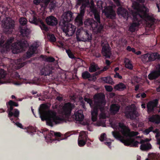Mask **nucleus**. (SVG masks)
Instances as JSON below:
<instances>
[{
	"label": "nucleus",
	"instance_id": "obj_13",
	"mask_svg": "<svg viewBox=\"0 0 160 160\" xmlns=\"http://www.w3.org/2000/svg\"><path fill=\"white\" fill-rule=\"evenodd\" d=\"M117 6L119 7L117 9V13L118 15H120L124 18L128 20L129 17L128 11L126 9L123 8L121 5L120 0H113Z\"/></svg>",
	"mask_w": 160,
	"mask_h": 160
},
{
	"label": "nucleus",
	"instance_id": "obj_62",
	"mask_svg": "<svg viewBox=\"0 0 160 160\" xmlns=\"http://www.w3.org/2000/svg\"><path fill=\"white\" fill-rule=\"evenodd\" d=\"M141 97L142 98H144L146 97V94L144 92H142V93H141Z\"/></svg>",
	"mask_w": 160,
	"mask_h": 160
},
{
	"label": "nucleus",
	"instance_id": "obj_9",
	"mask_svg": "<svg viewBox=\"0 0 160 160\" xmlns=\"http://www.w3.org/2000/svg\"><path fill=\"white\" fill-rule=\"evenodd\" d=\"M77 40L79 41L91 42L92 39V35L87 30H78L76 34Z\"/></svg>",
	"mask_w": 160,
	"mask_h": 160
},
{
	"label": "nucleus",
	"instance_id": "obj_53",
	"mask_svg": "<svg viewBox=\"0 0 160 160\" xmlns=\"http://www.w3.org/2000/svg\"><path fill=\"white\" fill-rule=\"evenodd\" d=\"M156 116H153L149 118V121L153 122H155Z\"/></svg>",
	"mask_w": 160,
	"mask_h": 160
},
{
	"label": "nucleus",
	"instance_id": "obj_45",
	"mask_svg": "<svg viewBox=\"0 0 160 160\" xmlns=\"http://www.w3.org/2000/svg\"><path fill=\"white\" fill-rule=\"evenodd\" d=\"M45 60L49 62H53L55 61V59L54 58L51 57H46Z\"/></svg>",
	"mask_w": 160,
	"mask_h": 160
},
{
	"label": "nucleus",
	"instance_id": "obj_32",
	"mask_svg": "<svg viewBox=\"0 0 160 160\" xmlns=\"http://www.w3.org/2000/svg\"><path fill=\"white\" fill-rule=\"evenodd\" d=\"M68 133H66L64 135L61 136V134L60 132H54V136L55 137L56 140L59 141L61 140L66 139L70 136V135H68Z\"/></svg>",
	"mask_w": 160,
	"mask_h": 160
},
{
	"label": "nucleus",
	"instance_id": "obj_10",
	"mask_svg": "<svg viewBox=\"0 0 160 160\" xmlns=\"http://www.w3.org/2000/svg\"><path fill=\"white\" fill-rule=\"evenodd\" d=\"M141 59L144 63L149 62L156 60L157 61H160V55L157 52L152 53H147L142 55Z\"/></svg>",
	"mask_w": 160,
	"mask_h": 160
},
{
	"label": "nucleus",
	"instance_id": "obj_16",
	"mask_svg": "<svg viewBox=\"0 0 160 160\" xmlns=\"http://www.w3.org/2000/svg\"><path fill=\"white\" fill-rule=\"evenodd\" d=\"M18 44L20 48L19 49L17 46H15L12 50L13 53L14 54L18 53L24 50L25 48L29 46L27 41L23 39L20 40Z\"/></svg>",
	"mask_w": 160,
	"mask_h": 160
},
{
	"label": "nucleus",
	"instance_id": "obj_55",
	"mask_svg": "<svg viewBox=\"0 0 160 160\" xmlns=\"http://www.w3.org/2000/svg\"><path fill=\"white\" fill-rule=\"evenodd\" d=\"M156 71L160 74V64H158L156 67Z\"/></svg>",
	"mask_w": 160,
	"mask_h": 160
},
{
	"label": "nucleus",
	"instance_id": "obj_7",
	"mask_svg": "<svg viewBox=\"0 0 160 160\" xmlns=\"http://www.w3.org/2000/svg\"><path fill=\"white\" fill-rule=\"evenodd\" d=\"M132 7L136 12L132 13L133 17L136 20L137 17H141V18L145 17L147 16V13L148 11V9L143 4L140 7V5L138 2H135L133 3Z\"/></svg>",
	"mask_w": 160,
	"mask_h": 160
},
{
	"label": "nucleus",
	"instance_id": "obj_17",
	"mask_svg": "<svg viewBox=\"0 0 160 160\" xmlns=\"http://www.w3.org/2000/svg\"><path fill=\"white\" fill-rule=\"evenodd\" d=\"M29 22L32 23L36 25L38 24L39 23H40L39 26L42 30L48 32L49 30L47 26L44 24L43 22L39 19H38L35 16H33L32 18H30Z\"/></svg>",
	"mask_w": 160,
	"mask_h": 160
},
{
	"label": "nucleus",
	"instance_id": "obj_50",
	"mask_svg": "<svg viewBox=\"0 0 160 160\" xmlns=\"http://www.w3.org/2000/svg\"><path fill=\"white\" fill-rule=\"evenodd\" d=\"M106 135L105 133H103L101 134L100 140V141L102 142L104 140H105V138H106Z\"/></svg>",
	"mask_w": 160,
	"mask_h": 160
},
{
	"label": "nucleus",
	"instance_id": "obj_1",
	"mask_svg": "<svg viewBox=\"0 0 160 160\" xmlns=\"http://www.w3.org/2000/svg\"><path fill=\"white\" fill-rule=\"evenodd\" d=\"M119 129L122 136L117 131H113L112 134L114 138L124 143L126 146L131 147H138V144H141L140 148L143 151H148L152 148V145L149 142H146L143 140H141L140 143L138 141H135L132 137L136 136L139 134L138 132L131 131L130 129L128 126H126L123 123L119 122L118 123Z\"/></svg>",
	"mask_w": 160,
	"mask_h": 160
},
{
	"label": "nucleus",
	"instance_id": "obj_48",
	"mask_svg": "<svg viewBox=\"0 0 160 160\" xmlns=\"http://www.w3.org/2000/svg\"><path fill=\"white\" fill-rule=\"evenodd\" d=\"M105 88L108 92H111L113 90V88L111 86L106 85L105 86Z\"/></svg>",
	"mask_w": 160,
	"mask_h": 160
},
{
	"label": "nucleus",
	"instance_id": "obj_37",
	"mask_svg": "<svg viewBox=\"0 0 160 160\" xmlns=\"http://www.w3.org/2000/svg\"><path fill=\"white\" fill-rule=\"evenodd\" d=\"M114 89L120 91L124 90L126 88V85L122 83H120L114 86Z\"/></svg>",
	"mask_w": 160,
	"mask_h": 160
},
{
	"label": "nucleus",
	"instance_id": "obj_47",
	"mask_svg": "<svg viewBox=\"0 0 160 160\" xmlns=\"http://www.w3.org/2000/svg\"><path fill=\"white\" fill-rule=\"evenodd\" d=\"M153 129V127H150L144 130V132L146 135L148 134L150 132L152 131Z\"/></svg>",
	"mask_w": 160,
	"mask_h": 160
},
{
	"label": "nucleus",
	"instance_id": "obj_34",
	"mask_svg": "<svg viewBox=\"0 0 160 160\" xmlns=\"http://www.w3.org/2000/svg\"><path fill=\"white\" fill-rule=\"evenodd\" d=\"M101 80L103 83H107L111 85H113L114 83L112 78L110 76L105 77H102L101 78Z\"/></svg>",
	"mask_w": 160,
	"mask_h": 160
},
{
	"label": "nucleus",
	"instance_id": "obj_46",
	"mask_svg": "<svg viewBox=\"0 0 160 160\" xmlns=\"http://www.w3.org/2000/svg\"><path fill=\"white\" fill-rule=\"evenodd\" d=\"M89 9L91 12L94 15L98 13L97 10L95 7H90Z\"/></svg>",
	"mask_w": 160,
	"mask_h": 160
},
{
	"label": "nucleus",
	"instance_id": "obj_24",
	"mask_svg": "<svg viewBox=\"0 0 160 160\" xmlns=\"http://www.w3.org/2000/svg\"><path fill=\"white\" fill-rule=\"evenodd\" d=\"M125 115L128 118H130L131 120H135L138 116L139 114L136 110L133 109L126 112Z\"/></svg>",
	"mask_w": 160,
	"mask_h": 160
},
{
	"label": "nucleus",
	"instance_id": "obj_20",
	"mask_svg": "<svg viewBox=\"0 0 160 160\" xmlns=\"http://www.w3.org/2000/svg\"><path fill=\"white\" fill-rule=\"evenodd\" d=\"M39 45L37 43L33 44L29 48L28 51L27 52L26 56L27 58L32 57L34 54L37 53L38 48Z\"/></svg>",
	"mask_w": 160,
	"mask_h": 160
},
{
	"label": "nucleus",
	"instance_id": "obj_42",
	"mask_svg": "<svg viewBox=\"0 0 160 160\" xmlns=\"http://www.w3.org/2000/svg\"><path fill=\"white\" fill-rule=\"evenodd\" d=\"M66 51L69 58L72 59L75 58V57L71 50L70 49H66Z\"/></svg>",
	"mask_w": 160,
	"mask_h": 160
},
{
	"label": "nucleus",
	"instance_id": "obj_26",
	"mask_svg": "<svg viewBox=\"0 0 160 160\" xmlns=\"http://www.w3.org/2000/svg\"><path fill=\"white\" fill-rule=\"evenodd\" d=\"M82 133H80L78 139V144L79 147H82L85 145L86 142L87 135L85 131L82 132Z\"/></svg>",
	"mask_w": 160,
	"mask_h": 160
},
{
	"label": "nucleus",
	"instance_id": "obj_61",
	"mask_svg": "<svg viewBox=\"0 0 160 160\" xmlns=\"http://www.w3.org/2000/svg\"><path fill=\"white\" fill-rule=\"evenodd\" d=\"M105 63L107 66H109L111 64V62L109 60L106 59L105 60Z\"/></svg>",
	"mask_w": 160,
	"mask_h": 160
},
{
	"label": "nucleus",
	"instance_id": "obj_35",
	"mask_svg": "<svg viewBox=\"0 0 160 160\" xmlns=\"http://www.w3.org/2000/svg\"><path fill=\"white\" fill-rule=\"evenodd\" d=\"M149 158L151 160H160V154L152 153L148 155ZM145 160H149L147 158Z\"/></svg>",
	"mask_w": 160,
	"mask_h": 160
},
{
	"label": "nucleus",
	"instance_id": "obj_39",
	"mask_svg": "<svg viewBox=\"0 0 160 160\" xmlns=\"http://www.w3.org/2000/svg\"><path fill=\"white\" fill-rule=\"evenodd\" d=\"M99 68L97 64H91L89 68V71L91 72H96L97 70L99 69Z\"/></svg>",
	"mask_w": 160,
	"mask_h": 160
},
{
	"label": "nucleus",
	"instance_id": "obj_58",
	"mask_svg": "<svg viewBox=\"0 0 160 160\" xmlns=\"http://www.w3.org/2000/svg\"><path fill=\"white\" fill-rule=\"evenodd\" d=\"M41 0H34L33 3L34 4L38 5L41 2Z\"/></svg>",
	"mask_w": 160,
	"mask_h": 160
},
{
	"label": "nucleus",
	"instance_id": "obj_2",
	"mask_svg": "<svg viewBox=\"0 0 160 160\" xmlns=\"http://www.w3.org/2000/svg\"><path fill=\"white\" fill-rule=\"evenodd\" d=\"M48 106L44 104H41L39 113L42 121L46 120L47 124L52 127L54 124H59L63 122L65 119L57 116L56 112L54 111H47Z\"/></svg>",
	"mask_w": 160,
	"mask_h": 160
},
{
	"label": "nucleus",
	"instance_id": "obj_11",
	"mask_svg": "<svg viewBox=\"0 0 160 160\" xmlns=\"http://www.w3.org/2000/svg\"><path fill=\"white\" fill-rule=\"evenodd\" d=\"M89 5L88 1H87L85 3H83L81 6L80 13L75 19V23L78 26H81L83 25L82 20L85 12L86 7L88 6Z\"/></svg>",
	"mask_w": 160,
	"mask_h": 160
},
{
	"label": "nucleus",
	"instance_id": "obj_59",
	"mask_svg": "<svg viewBox=\"0 0 160 160\" xmlns=\"http://www.w3.org/2000/svg\"><path fill=\"white\" fill-rule=\"evenodd\" d=\"M103 72L102 71V70H100L98 71L97 72H96L94 74L95 76H98L101 73Z\"/></svg>",
	"mask_w": 160,
	"mask_h": 160
},
{
	"label": "nucleus",
	"instance_id": "obj_64",
	"mask_svg": "<svg viewBox=\"0 0 160 160\" xmlns=\"http://www.w3.org/2000/svg\"><path fill=\"white\" fill-rule=\"evenodd\" d=\"M159 2V4H157V6L158 9V12H160V0Z\"/></svg>",
	"mask_w": 160,
	"mask_h": 160
},
{
	"label": "nucleus",
	"instance_id": "obj_3",
	"mask_svg": "<svg viewBox=\"0 0 160 160\" xmlns=\"http://www.w3.org/2000/svg\"><path fill=\"white\" fill-rule=\"evenodd\" d=\"M93 98L94 99L95 106L91 112L92 121L95 122L97 120L99 109L101 112L99 115L100 118H106V114L104 112L106 103L104 95L102 93L96 94L94 96Z\"/></svg>",
	"mask_w": 160,
	"mask_h": 160
},
{
	"label": "nucleus",
	"instance_id": "obj_31",
	"mask_svg": "<svg viewBox=\"0 0 160 160\" xmlns=\"http://www.w3.org/2000/svg\"><path fill=\"white\" fill-rule=\"evenodd\" d=\"M160 76V74L155 70L151 71L148 74V77L150 80H156Z\"/></svg>",
	"mask_w": 160,
	"mask_h": 160
},
{
	"label": "nucleus",
	"instance_id": "obj_23",
	"mask_svg": "<svg viewBox=\"0 0 160 160\" xmlns=\"http://www.w3.org/2000/svg\"><path fill=\"white\" fill-rule=\"evenodd\" d=\"M133 22L131 26L129 27V30L132 32H134L136 30V28L137 26H138L141 22V17H137L136 18V20L134 19V17H133Z\"/></svg>",
	"mask_w": 160,
	"mask_h": 160
},
{
	"label": "nucleus",
	"instance_id": "obj_40",
	"mask_svg": "<svg viewBox=\"0 0 160 160\" xmlns=\"http://www.w3.org/2000/svg\"><path fill=\"white\" fill-rule=\"evenodd\" d=\"M7 73L3 69L0 70V79H4Z\"/></svg>",
	"mask_w": 160,
	"mask_h": 160
},
{
	"label": "nucleus",
	"instance_id": "obj_27",
	"mask_svg": "<svg viewBox=\"0 0 160 160\" xmlns=\"http://www.w3.org/2000/svg\"><path fill=\"white\" fill-rule=\"evenodd\" d=\"M72 117L75 121L79 122L82 121L84 118L83 112L81 110H79L75 112Z\"/></svg>",
	"mask_w": 160,
	"mask_h": 160
},
{
	"label": "nucleus",
	"instance_id": "obj_57",
	"mask_svg": "<svg viewBox=\"0 0 160 160\" xmlns=\"http://www.w3.org/2000/svg\"><path fill=\"white\" fill-rule=\"evenodd\" d=\"M54 132L53 131H50V132L48 133V136L50 137V138H51L52 137L54 136Z\"/></svg>",
	"mask_w": 160,
	"mask_h": 160
},
{
	"label": "nucleus",
	"instance_id": "obj_41",
	"mask_svg": "<svg viewBox=\"0 0 160 160\" xmlns=\"http://www.w3.org/2000/svg\"><path fill=\"white\" fill-rule=\"evenodd\" d=\"M146 17L147 18V19L150 22L151 25L153 24L155 22L156 19L154 18H152V17H150V16L148 15L147 13V16L145 17V18H146ZM143 18H141V19Z\"/></svg>",
	"mask_w": 160,
	"mask_h": 160
},
{
	"label": "nucleus",
	"instance_id": "obj_18",
	"mask_svg": "<svg viewBox=\"0 0 160 160\" xmlns=\"http://www.w3.org/2000/svg\"><path fill=\"white\" fill-rule=\"evenodd\" d=\"M62 17H63V19L61 20L60 24H65L69 23V22L73 20L74 18L73 13L70 11H68L64 13Z\"/></svg>",
	"mask_w": 160,
	"mask_h": 160
},
{
	"label": "nucleus",
	"instance_id": "obj_60",
	"mask_svg": "<svg viewBox=\"0 0 160 160\" xmlns=\"http://www.w3.org/2000/svg\"><path fill=\"white\" fill-rule=\"evenodd\" d=\"M137 2L139 3L143 4L145 2V0H136Z\"/></svg>",
	"mask_w": 160,
	"mask_h": 160
},
{
	"label": "nucleus",
	"instance_id": "obj_19",
	"mask_svg": "<svg viewBox=\"0 0 160 160\" xmlns=\"http://www.w3.org/2000/svg\"><path fill=\"white\" fill-rule=\"evenodd\" d=\"M73 107V105L70 102L65 103L62 108V114L66 117H69L71 115Z\"/></svg>",
	"mask_w": 160,
	"mask_h": 160
},
{
	"label": "nucleus",
	"instance_id": "obj_54",
	"mask_svg": "<svg viewBox=\"0 0 160 160\" xmlns=\"http://www.w3.org/2000/svg\"><path fill=\"white\" fill-rule=\"evenodd\" d=\"M114 77L115 78H118L119 79H122V77L119 75V74L117 72H116V74L114 75Z\"/></svg>",
	"mask_w": 160,
	"mask_h": 160
},
{
	"label": "nucleus",
	"instance_id": "obj_49",
	"mask_svg": "<svg viewBox=\"0 0 160 160\" xmlns=\"http://www.w3.org/2000/svg\"><path fill=\"white\" fill-rule=\"evenodd\" d=\"M56 6V4L55 3L51 2L49 5V8L51 11L54 10L55 7Z\"/></svg>",
	"mask_w": 160,
	"mask_h": 160
},
{
	"label": "nucleus",
	"instance_id": "obj_28",
	"mask_svg": "<svg viewBox=\"0 0 160 160\" xmlns=\"http://www.w3.org/2000/svg\"><path fill=\"white\" fill-rule=\"evenodd\" d=\"M14 40V38L11 37L8 38L5 45H4L3 46L2 48L1 52L2 53H7L9 49V46L11 45Z\"/></svg>",
	"mask_w": 160,
	"mask_h": 160
},
{
	"label": "nucleus",
	"instance_id": "obj_14",
	"mask_svg": "<svg viewBox=\"0 0 160 160\" xmlns=\"http://www.w3.org/2000/svg\"><path fill=\"white\" fill-rule=\"evenodd\" d=\"M102 12L108 18L114 19L116 18V13L112 6L106 7Z\"/></svg>",
	"mask_w": 160,
	"mask_h": 160
},
{
	"label": "nucleus",
	"instance_id": "obj_15",
	"mask_svg": "<svg viewBox=\"0 0 160 160\" xmlns=\"http://www.w3.org/2000/svg\"><path fill=\"white\" fill-rule=\"evenodd\" d=\"M79 100L82 108L84 109L86 108L85 102L89 104L91 108H93L95 106V104L94 105L93 104L92 99L91 98L90 95L88 94L85 95L83 98L82 97H80Z\"/></svg>",
	"mask_w": 160,
	"mask_h": 160
},
{
	"label": "nucleus",
	"instance_id": "obj_44",
	"mask_svg": "<svg viewBox=\"0 0 160 160\" xmlns=\"http://www.w3.org/2000/svg\"><path fill=\"white\" fill-rule=\"evenodd\" d=\"M20 24L22 26H24L27 24V20L24 18H21L19 20Z\"/></svg>",
	"mask_w": 160,
	"mask_h": 160
},
{
	"label": "nucleus",
	"instance_id": "obj_36",
	"mask_svg": "<svg viewBox=\"0 0 160 160\" xmlns=\"http://www.w3.org/2000/svg\"><path fill=\"white\" fill-rule=\"evenodd\" d=\"M87 1H88L89 5L88 6L86 7V8H90V7H95L94 3L92 1H91V5H90V3L89 0H77V5H82L83 3H85Z\"/></svg>",
	"mask_w": 160,
	"mask_h": 160
},
{
	"label": "nucleus",
	"instance_id": "obj_38",
	"mask_svg": "<svg viewBox=\"0 0 160 160\" xmlns=\"http://www.w3.org/2000/svg\"><path fill=\"white\" fill-rule=\"evenodd\" d=\"M125 67L130 70H132L133 66L131 63V61L128 58H126V60L124 61Z\"/></svg>",
	"mask_w": 160,
	"mask_h": 160
},
{
	"label": "nucleus",
	"instance_id": "obj_63",
	"mask_svg": "<svg viewBox=\"0 0 160 160\" xmlns=\"http://www.w3.org/2000/svg\"><path fill=\"white\" fill-rule=\"evenodd\" d=\"M104 144L110 147L111 146V142H104Z\"/></svg>",
	"mask_w": 160,
	"mask_h": 160
},
{
	"label": "nucleus",
	"instance_id": "obj_51",
	"mask_svg": "<svg viewBox=\"0 0 160 160\" xmlns=\"http://www.w3.org/2000/svg\"><path fill=\"white\" fill-rule=\"evenodd\" d=\"M155 123L158 124L160 123V117L159 116H156Z\"/></svg>",
	"mask_w": 160,
	"mask_h": 160
},
{
	"label": "nucleus",
	"instance_id": "obj_29",
	"mask_svg": "<svg viewBox=\"0 0 160 160\" xmlns=\"http://www.w3.org/2000/svg\"><path fill=\"white\" fill-rule=\"evenodd\" d=\"M82 76L84 79H88L89 81H95L96 80V78L94 75H91L88 71H85L82 73Z\"/></svg>",
	"mask_w": 160,
	"mask_h": 160
},
{
	"label": "nucleus",
	"instance_id": "obj_56",
	"mask_svg": "<svg viewBox=\"0 0 160 160\" xmlns=\"http://www.w3.org/2000/svg\"><path fill=\"white\" fill-rule=\"evenodd\" d=\"M60 95L61 96H58L56 98V99L60 102L62 101L63 100V98L62 96V95L61 94Z\"/></svg>",
	"mask_w": 160,
	"mask_h": 160
},
{
	"label": "nucleus",
	"instance_id": "obj_6",
	"mask_svg": "<svg viewBox=\"0 0 160 160\" xmlns=\"http://www.w3.org/2000/svg\"><path fill=\"white\" fill-rule=\"evenodd\" d=\"M54 69V67L52 64H48L45 66L40 70V74L41 76L39 78L35 77L32 81L30 82V83L33 84L39 85L42 82L45 81V78H42V76H49L52 73V70Z\"/></svg>",
	"mask_w": 160,
	"mask_h": 160
},
{
	"label": "nucleus",
	"instance_id": "obj_22",
	"mask_svg": "<svg viewBox=\"0 0 160 160\" xmlns=\"http://www.w3.org/2000/svg\"><path fill=\"white\" fill-rule=\"evenodd\" d=\"M158 100L155 99L152 101H150L147 104V111L148 112H154V109L155 108L157 109V106L158 104Z\"/></svg>",
	"mask_w": 160,
	"mask_h": 160
},
{
	"label": "nucleus",
	"instance_id": "obj_4",
	"mask_svg": "<svg viewBox=\"0 0 160 160\" xmlns=\"http://www.w3.org/2000/svg\"><path fill=\"white\" fill-rule=\"evenodd\" d=\"M6 105L8 108L7 112H8V117L10 120L18 127L23 128L22 124L19 122L18 117L19 115V111L17 109H13V107H17L18 105V103L10 100L6 102Z\"/></svg>",
	"mask_w": 160,
	"mask_h": 160
},
{
	"label": "nucleus",
	"instance_id": "obj_52",
	"mask_svg": "<svg viewBox=\"0 0 160 160\" xmlns=\"http://www.w3.org/2000/svg\"><path fill=\"white\" fill-rule=\"evenodd\" d=\"M14 77L16 79H19L20 78V76L18 73L17 72H15L14 75Z\"/></svg>",
	"mask_w": 160,
	"mask_h": 160
},
{
	"label": "nucleus",
	"instance_id": "obj_25",
	"mask_svg": "<svg viewBox=\"0 0 160 160\" xmlns=\"http://www.w3.org/2000/svg\"><path fill=\"white\" fill-rule=\"evenodd\" d=\"M46 22L48 25L52 26H56L58 23L57 19L53 16L47 17L46 19Z\"/></svg>",
	"mask_w": 160,
	"mask_h": 160
},
{
	"label": "nucleus",
	"instance_id": "obj_12",
	"mask_svg": "<svg viewBox=\"0 0 160 160\" xmlns=\"http://www.w3.org/2000/svg\"><path fill=\"white\" fill-rule=\"evenodd\" d=\"M62 26V29L66 34V36H72L76 31V27L69 23L65 24H60Z\"/></svg>",
	"mask_w": 160,
	"mask_h": 160
},
{
	"label": "nucleus",
	"instance_id": "obj_8",
	"mask_svg": "<svg viewBox=\"0 0 160 160\" xmlns=\"http://www.w3.org/2000/svg\"><path fill=\"white\" fill-rule=\"evenodd\" d=\"M2 23L3 32L6 34H11L15 26L14 21L10 18H7L2 21Z\"/></svg>",
	"mask_w": 160,
	"mask_h": 160
},
{
	"label": "nucleus",
	"instance_id": "obj_43",
	"mask_svg": "<svg viewBox=\"0 0 160 160\" xmlns=\"http://www.w3.org/2000/svg\"><path fill=\"white\" fill-rule=\"evenodd\" d=\"M49 40L52 42H55L56 40V38L53 34H50L48 36Z\"/></svg>",
	"mask_w": 160,
	"mask_h": 160
},
{
	"label": "nucleus",
	"instance_id": "obj_21",
	"mask_svg": "<svg viewBox=\"0 0 160 160\" xmlns=\"http://www.w3.org/2000/svg\"><path fill=\"white\" fill-rule=\"evenodd\" d=\"M101 52L102 55L105 57V58H110L112 53L110 47L108 44L106 43L102 46Z\"/></svg>",
	"mask_w": 160,
	"mask_h": 160
},
{
	"label": "nucleus",
	"instance_id": "obj_30",
	"mask_svg": "<svg viewBox=\"0 0 160 160\" xmlns=\"http://www.w3.org/2000/svg\"><path fill=\"white\" fill-rule=\"evenodd\" d=\"M19 32L22 37L24 38H28L30 33V29L26 27H22L20 28Z\"/></svg>",
	"mask_w": 160,
	"mask_h": 160
},
{
	"label": "nucleus",
	"instance_id": "obj_33",
	"mask_svg": "<svg viewBox=\"0 0 160 160\" xmlns=\"http://www.w3.org/2000/svg\"><path fill=\"white\" fill-rule=\"evenodd\" d=\"M120 108V106L117 104H113L110 106V111L112 114L115 115L119 111Z\"/></svg>",
	"mask_w": 160,
	"mask_h": 160
},
{
	"label": "nucleus",
	"instance_id": "obj_5",
	"mask_svg": "<svg viewBox=\"0 0 160 160\" xmlns=\"http://www.w3.org/2000/svg\"><path fill=\"white\" fill-rule=\"evenodd\" d=\"M94 15L96 21L93 19H87L84 21L85 26L90 27L94 31L97 33H100L103 30L104 27L100 22V15L98 13Z\"/></svg>",
	"mask_w": 160,
	"mask_h": 160
}]
</instances>
